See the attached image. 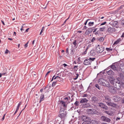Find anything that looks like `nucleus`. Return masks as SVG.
I'll use <instances>...</instances> for the list:
<instances>
[{
	"mask_svg": "<svg viewBox=\"0 0 124 124\" xmlns=\"http://www.w3.org/2000/svg\"><path fill=\"white\" fill-rule=\"evenodd\" d=\"M79 102L78 101H76V102L74 103V104L76 106H78V105Z\"/></svg>",
	"mask_w": 124,
	"mask_h": 124,
	"instance_id": "obj_42",
	"label": "nucleus"
},
{
	"mask_svg": "<svg viewBox=\"0 0 124 124\" xmlns=\"http://www.w3.org/2000/svg\"><path fill=\"white\" fill-rule=\"evenodd\" d=\"M60 104L61 105L60 111H63L64 110L65 108L67 107V104L63 101H61L60 102Z\"/></svg>",
	"mask_w": 124,
	"mask_h": 124,
	"instance_id": "obj_3",
	"label": "nucleus"
},
{
	"mask_svg": "<svg viewBox=\"0 0 124 124\" xmlns=\"http://www.w3.org/2000/svg\"><path fill=\"white\" fill-rule=\"evenodd\" d=\"M102 108L105 110H107L108 109V107L107 106L104 105Z\"/></svg>",
	"mask_w": 124,
	"mask_h": 124,
	"instance_id": "obj_35",
	"label": "nucleus"
},
{
	"mask_svg": "<svg viewBox=\"0 0 124 124\" xmlns=\"http://www.w3.org/2000/svg\"><path fill=\"white\" fill-rule=\"evenodd\" d=\"M121 24L123 26H124V21L123 20L121 22Z\"/></svg>",
	"mask_w": 124,
	"mask_h": 124,
	"instance_id": "obj_53",
	"label": "nucleus"
},
{
	"mask_svg": "<svg viewBox=\"0 0 124 124\" xmlns=\"http://www.w3.org/2000/svg\"><path fill=\"white\" fill-rule=\"evenodd\" d=\"M62 65L64 66V67L68 66V65L67 64L65 63L63 64Z\"/></svg>",
	"mask_w": 124,
	"mask_h": 124,
	"instance_id": "obj_54",
	"label": "nucleus"
},
{
	"mask_svg": "<svg viewBox=\"0 0 124 124\" xmlns=\"http://www.w3.org/2000/svg\"><path fill=\"white\" fill-rule=\"evenodd\" d=\"M29 29V28H27L25 30V32H28V30Z\"/></svg>",
	"mask_w": 124,
	"mask_h": 124,
	"instance_id": "obj_61",
	"label": "nucleus"
},
{
	"mask_svg": "<svg viewBox=\"0 0 124 124\" xmlns=\"http://www.w3.org/2000/svg\"><path fill=\"white\" fill-rule=\"evenodd\" d=\"M112 49H110V48H106V50L108 51H112Z\"/></svg>",
	"mask_w": 124,
	"mask_h": 124,
	"instance_id": "obj_43",
	"label": "nucleus"
},
{
	"mask_svg": "<svg viewBox=\"0 0 124 124\" xmlns=\"http://www.w3.org/2000/svg\"><path fill=\"white\" fill-rule=\"evenodd\" d=\"M81 118V119L84 121H88L89 120V118L86 116H82Z\"/></svg>",
	"mask_w": 124,
	"mask_h": 124,
	"instance_id": "obj_10",
	"label": "nucleus"
},
{
	"mask_svg": "<svg viewBox=\"0 0 124 124\" xmlns=\"http://www.w3.org/2000/svg\"><path fill=\"white\" fill-rule=\"evenodd\" d=\"M119 79L118 78L115 79L111 78H109L110 83L113 85L115 88L118 90H119L120 89V82Z\"/></svg>",
	"mask_w": 124,
	"mask_h": 124,
	"instance_id": "obj_1",
	"label": "nucleus"
},
{
	"mask_svg": "<svg viewBox=\"0 0 124 124\" xmlns=\"http://www.w3.org/2000/svg\"><path fill=\"white\" fill-rule=\"evenodd\" d=\"M96 40L95 38V37H93L91 41V42L92 43H93Z\"/></svg>",
	"mask_w": 124,
	"mask_h": 124,
	"instance_id": "obj_38",
	"label": "nucleus"
},
{
	"mask_svg": "<svg viewBox=\"0 0 124 124\" xmlns=\"http://www.w3.org/2000/svg\"><path fill=\"white\" fill-rule=\"evenodd\" d=\"M44 29L45 27H43L42 28V29L41 31V32H40V35H41L42 34V33L44 31Z\"/></svg>",
	"mask_w": 124,
	"mask_h": 124,
	"instance_id": "obj_37",
	"label": "nucleus"
},
{
	"mask_svg": "<svg viewBox=\"0 0 124 124\" xmlns=\"http://www.w3.org/2000/svg\"><path fill=\"white\" fill-rule=\"evenodd\" d=\"M5 115H6L5 114H4L3 115V117L2 119H1V120L2 121H3L4 120V119L5 118Z\"/></svg>",
	"mask_w": 124,
	"mask_h": 124,
	"instance_id": "obj_50",
	"label": "nucleus"
},
{
	"mask_svg": "<svg viewBox=\"0 0 124 124\" xmlns=\"http://www.w3.org/2000/svg\"><path fill=\"white\" fill-rule=\"evenodd\" d=\"M77 40H74L73 42V44L75 46L77 44V43H76Z\"/></svg>",
	"mask_w": 124,
	"mask_h": 124,
	"instance_id": "obj_39",
	"label": "nucleus"
},
{
	"mask_svg": "<svg viewBox=\"0 0 124 124\" xmlns=\"http://www.w3.org/2000/svg\"><path fill=\"white\" fill-rule=\"evenodd\" d=\"M106 27H103L102 28H100L99 30L100 31H104Z\"/></svg>",
	"mask_w": 124,
	"mask_h": 124,
	"instance_id": "obj_31",
	"label": "nucleus"
},
{
	"mask_svg": "<svg viewBox=\"0 0 124 124\" xmlns=\"http://www.w3.org/2000/svg\"><path fill=\"white\" fill-rule=\"evenodd\" d=\"M91 124H98V122L95 120H92L91 121Z\"/></svg>",
	"mask_w": 124,
	"mask_h": 124,
	"instance_id": "obj_29",
	"label": "nucleus"
},
{
	"mask_svg": "<svg viewBox=\"0 0 124 124\" xmlns=\"http://www.w3.org/2000/svg\"><path fill=\"white\" fill-rule=\"evenodd\" d=\"M115 29L114 28L110 27L108 28L107 31L109 33H111L114 32H115Z\"/></svg>",
	"mask_w": 124,
	"mask_h": 124,
	"instance_id": "obj_9",
	"label": "nucleus"
},
{
	"mask_svg": "<svg viewBox=\"0 0 124 124\" xmlns=\"http://www.w3.org/2000/svg\"><path fill=\"white\" fill-rule=\"evenodd\" d=\"M105 83H103V85L104 86H106L108 87H109L110 86V84L109 82L105 80V82H104Z\"/></svg>",
	"mask_w": 124,
	"mask_h": 124,
	"instance_id": "obj_13",
	"label": "nucleus"
},
{
	"mask_svg": "<svg viewBox=\"0 0 124 124\" xmlns=\"http://www.w3.org/2000/svg\"><path fill=\"white\" fill-rule=\"evenodd\" d=\"M8 52L9 51L7 49L5 52V53L6 54H7L8 53Z\"/></svg>",
	"mask_w": 124,
	"mask_h": 124,
	"instance_id": "obj_55",
	"label": "nucleus"
},
{
	"mask_svg": "<svg viewBox=\"0 0 124 124\" xmlns=\"http://www.w3.org/2000/svg\"><path fill=\"white\" fill-rule=\"evenodd\" d=\"M56 78H57L56 79H59L60 78V77L59 76H57Z\"/></svg>",
	"mask_w": 124,
	"mask_h": 124,
	"instance_id": "obj_62",
	"label": "nucleus"
},
{
	"mask_svg": "<svg viewBox=\"0 0 124 124\" xmlns=\"http://www.w3.org/2000/svg\"><path fill=\"white\" fill-rule=\"evenodd\" d=\"M95 59V58H90L89 59H86L83 62L84 65H88L91 64L92 61H93Z\"/></svg>",
	"mask_w": 124,
	"mask_h": 124,
	"instance_id": "obj_2",
	"label": "nucleus"
},
{
	"mask_svg": "<svg viewBox=\"0 0 124 124\" xmlns=\"http://www.w3.org/2000/svg\"><path fill=\"white\" fill-rule=\"evenodd\" d=\"M107 105L108 106H111L114 108H116L117 106V105L113 103L109 102H107Z\"/></svg>",
	"mask_w": 124,
	"mask_h": 124,
	"instance_id": "obj_11",
	"label": "nucleus"
},
{
	"mask_svg": "<svg viewBox=\"0 0 124 124\" xmlns=\"http://www.w3.org/2000/svg\"><path fill=\"white\" fill-rule=\"evenodd\" d=\"M119 97L118 96H115L114 97V100L115 101H118L119 100Z\"/></svg>",
	"mask_w": 124,
	"mask_h": 124,
	"instance_id": "obj_27",
	"label": "nucleus"
},
{
	"mask_svg": "<svg viewBox=\"0 0 124 124\" xmlns=\"http://www.w3.org/2000/svg\"><path fill=\"white\" fill-rule=\"evenodd\" d=\"M80 59H81V58L80 57H79L78 58V61L80 62Z\"/></svg>",
	"mask_w": 124,
	"mask_h": 124,
	"instance_id": "obj_59",
	"label": "nucleus"
},
{
	"mask_svg": "<svg viewBox=\"0 0 124 124\" xmlns=\"http://www.w3.org/2000/svg\"><path fill=\"white\" fill-rule=\"evenodd\" d=\"M105 102L107 104V102H108L111 101V99L109 97L106 96L105 97Z\"/></svg>",
	"mask_w": 124,
	"mask_h": 124,
	"instance_id": "obj_12",
	"label": "nucleus"
},
{
	"mask_svg": "<svg viewBox=\"0 0 124 124\" xmlns=\"http://www.w3.org/2000/svg\"><path fill=\"white\" fill-rule=\"evenodd\" d=\"M51 70H49V71L46 74V76L47 75L48 73H50L51 72Z\"/></svg>",
	"mask_w": 124,
	"mask_h": 124,
	"instance_id": "obj_58",
	"label": "nucleus"
},
{
	"mask_svg": "<svg viewBox=\"0 0 124 124\" xmlns=\"http://www.w3.org/2000/svg\"><path fill=\"white\" fill-rule=\"evenodd\" d=\"M101 119L103 121L109 122L110 121V119L104 116H103L101 117Z\"/></svg>",
	"mask_w": 124,
	"mask_h": 124,
	"instance_id": "obj_7",
	"label": "nucleus"
},
{
	"mask_svg": "<svg viewBox=\"0 0 124 124\" xmlns=\"http://www.w3.org/2000/svg\"><path fill=\"white\" fill-rule=\"evenodd\" d=\"M90 20V19H88L87 20H86V22H85V23H84V24L85 25H86V24H87V22L89 20Z\"/></svg>",
	"mask_w": 124,
	"mask_h": 124,
	"instance_id": "obj_47",
	"label": "nucleus"
},
{
	"mask_svg": "<svg viewBox=\"0 0 124 124\" xmlns=\"http://www.w3.org/2000/svg\"><path fill=\"white\" fill-rule=\"evenodd\" d=\"M105 112L107 114H108L110 116H112L113 114V112L111 111H105Z\"/></svg>",
	"mask_w": 124,
	"mask_h": 124,
	"instance_id": "obj_21",
	"label": "nucleus"
},
{
	"mask_svg": "<svg viewBox=\"0 0 124 124\" xmlns=\"http://www.w3.org/2000/svg\"><path fill=\"white\" fill-rule=\"evenodd\" d=\"M97 28H95L94 30V31H93V32H94L96 31H97Z\"/></svg>",
	"mask_w": 124,
	"mask_h": 124,
	"instance_id": "obj_63",
	"label": "nucleus"
},
{
	"mask_svg": "<svg viewBox=\"0 0 124 124\" xmlns=\"http://www.w3.org/2000/svg\"><path fill=\"white\" fill-rule=\"evenodd\" d=\"M29 41H28V42H27V43H26V44H25L24 46V47L25 48H26L28 46V44L29 43Z\"/></svg>",
	"mask_w": 124,
	"mask_h": 124,
	"instance_id": "obj_40",
	"label": "nucleus"
},
{
	"mask_svg": "<svg viewBox=\"0 0 124 124\" xmlns=\"http://www.w3.org/2000/svg\"><path fill=\"white\" fill-rule=\"evenodd\" d=\"M95 86L98 89H99V90H100V89L99 87V86L98 84H96Z\"/></svg>",
	"mask_w": 124,
	"mask_h": 124,
	"instance_id": "obj_48",
	"label": "nucleus"
},
{
	"mask_svg": "<svg viewBox=\"0 0 124 124\" xmlns=\"http://www.w3.org/2000/svg\"><path fill=\"white\" fill-rule=\"evenodd\" d=\"M114 87L112 86H110L108 87V90L111 93H116V90Z\"/></svg>",
	"mask_w": 124,
	"mask_h": 124,
	"instance_id": "obj_6",
	"label": "nucleus"
},
{
	"mask_svg": "<svg viewBox=\"0 0 124 124\" xmlns=\"http://www.w3.org/2000/svg\"><path fill=\"white\" fill-rule=\"evenodd\" d=\"M87 113L89 114H97V111L94 109H90L87 110Z\"/></svg>",
	"mask_w": 124,
	"mask_h": 124,
	"instance_id": "obj_5",
	"label": "nucleus"
},
{
	"mask_svg": "<svg viewBox=\"0 0 124 124\" xmlns=\"http://www.w3.org/2000/svg\"><path fill=\"white\" fill-rule=\"evenodd\" d=\"M70 99V98L69 97L68 98L67 97H66L63 99V101L65 102V103H67V104L69 102V99Z\"/></svg>",
	"mask_w": 124,
	"mask_h": 124,
	"instance_id": "obj_19",
	"label": "nucleus"
},
{
	"mask_svg": "<svg viewBox=\"0 0 124 124\" xmlns=\"http://www.w3.org/2000/svg\"><path fill=\"white\" fill-rule=\"evenodd\" d=\"M44 95L43 94H41L39 102L40 103L41 101L44 100Z\"/></svg>",
	"mask_w": 124,
	"mask_h": 124,
	"instance_id": "obj_25",
	"label": "nucleus"
},
{
	"mask_svg": "<svg viewBox=\"0 0 124 124\" xmlns=\"http://www.w3.org/2000/svg\"><path fill=\"white\" fill-rule=\"evenodd\" d=\"M106 23H107V22H104V23H101L100 24V26H101V25H105Z\"/></svg>",
	"mask_w": 124,
	"mask_h": 124,
	"instance_id": "obj_45",
	"label": "nucleus"
},
{
	"mask_svg": "<svg viewBox=\"0 0 124 124\" xmlns=\"http://www.w3.org/2000/svg\"><path fill=\"white\" fill-rule=\"evenodd\" d=\"M78 65L74 66V70H77L78 69Z\"/></svg>",
	"mask_w": 124,
	"mask_h": 124,
	"instance_id": "obj_36",
	"label": "nucleus"
},
{
	"mask_svg": "<svg viewBox=\"0 0 124 124\" xmlns=\"http://www.w3.org/2000/svg\"><path fill=\"white\" fill-rule=\"evenodd\" d=\"M99 106L101 107V108H102L103 106H104V104L103 103H99Z\"/></svg>",
	"mask_w": 124,
	"mask_h": 124,
	"instance_id": "obj_34",
	"label": "nucleus"
},
{
	"mask_svg": "<svg viewBox=\"0 0 124 124\" xmlns=\"http://www.w3.org/2000/svg\"><path fill=\"white\" fill-rule=\"evenodd\" d=\"M96 50L98 53H101L104 50L103 47L101 45H98L96 47Z\"/></svg>",
	"mask_w": 124,
	"mask_h": 124,
	"instance_id": "obj_4",
	"label": "nucleus"
},
{
	"mask_svg": "<svg viewBox=\"0 0 124 124\" xmlns=\"http://www.w3.org/2000/svg\"><path fill=\"white\" fill-rule=\"evenodd\" d=\"M104 40V38L103 37H100L98 39V40L101 42H102Z\"/></svg>",
	"mask_w": 124,
	"mask_h": 124,
	"instance_id": "obj_26",
	"label": "nucleus"
},
{
	"mask_svg": "<svg viewBox=\"0 0 124 124\" xmlns=\"http://www.w3.org/2000/svg\"><path fill=\"white\" fill-rule=\"evenodd\" d=\"M60 123H59V124H63V122L61 121H60Z\"/></svg>",
	"mask_w": 124,
	"mask_h": 124,
	"instance_id": "obj_60",
	"label": "nucleus"
},
{
	"mask_svg": "<svg viewBox=\"0 0 124 124\" xmlns=\"http://www.w3.org/2000/svg\"><path fill=\"white\" fill-rule=\"evenodd\" d=\"M66 115V113L64 110L63 111H60L59 117L61 118H64L65 117Z\"/></svg>",
	"mask_w": 124,
	"mask_h": 124,
	"instance_id": "obj_8",
	"label": "nucleus"
},
{
	"mask_svg": "<svg viewBox=\"0 0 124 124\" xmlns=\"http://www.w3.org/2000/svg\"><path fill=\"white\" fill-rule=\"evenodd\" d=\"M121 40V39L120 38L118 39L113 44V46H114L118 44Z\"/></svg>",
	"mask_w": 124,
	"mask_h": 124,
	"instance_id": "obj_18",
	"label": "nucleus"
},
{
	"mask_svg": "<svg viewBox=\"0 0 124 124\" xmlns=\"http://www.w3.org/2000/svg\"><path fill=\"white\" fill-rule=\"evenodd\" d=\"M6 74H7L6 73H2V75H6Z\"/></svg>",
	"mask_w": 124,
	"mask_h": 124,
	"instance_id": "obj_64",
	"label": "nucleus"
},
{
	"mask_svg": "<svg viewBox=\"0 0 124 124\" xmlns=\"http://www.w3.org/2000/svg\"><path fill=\"white\" fill-rule=\"evenodd\" d=\"M104 82H105V80L102 78H101L98 80L99 83L102 85L103 83H105Z\"/></svg>",
	"mask_w": 124,
	"mask_h": 124,
	"instance_id": "obj_15",
	"label": "nucleus"
},
{
	"mask_svg": "<svg viewBox=\"0 0 124 124\" xmlns=\"http://www.w3.org/2000/svg\"><path fill=\"white\" fill-rule=\"evenodd\" d=\"M56 82H53L52 85V86H54L56 84Z\"/></svg>",
	"mask_w": 124,
	"mask_h": 124,
	"instance_id": "obj_44",
	"label": "nucleus"
},
{
	"mask_svg": "<svg viewBox=\"0 0 124 124\" xmlns=\"http://www.w3.org/2000/svg\"><path fill=\"white\" fill-rule=\"evenodd\" d=\"M119 76L122 79L124 80V74L121 73H120Z\"/></svg>",
	"mask_w": 124,
	"mask_h": 124,
	"instance_id": "obj_23",
	"label": "nucleus"
},
{
	"mask_svg": "<svg viewBox=\"0 0 124 124\" xmlns=\"http://www.w3.org/2000/svg\"><path fill=\"white\" fill-rule=\"evenodd\" d=\"M78 76L79 75L77 72L75 73L74 74L73 79L75 80L77 79L78 78Z\"/></svg>",
	"mask_w": 124,
	"mask_h": 124,
	"instance_id": "obj_17",
	"label": "nucleus"
},
{
	"mask_svg": "<svg viewBox=\"0 0 124 124\" xmlns=\"http://www.w3.org/2000/svg\"><path fill=\"white\" fill-rule=\"evenodd\" d=\"M87 49H86L84 51V52L83 53V54H86L87 53Z\"/></svg>",
	"mask_w": 124,
	"mask_h": 124,
	"instance_id": "obj_49",
	"label": "nucleus"
},
{
	"mask_svg": "<svg viewBox=\"0 0 124 124\" xmlns=\"http://www.w3.org/2000/svg\"><path fill=\"white\" fill-rule=\"evenodd\" d=\"M81 105L83 108H84L88 107L89 105L88 103H85L82 104Z\"/></svg>",
	"mask_w": 124,
	"mask_h": 124,
	"instance_id": "obj_24",
	"label": "nucleus"
},
{
	"mask_svg": "<svg viewBox=\"0 0 124 124\" xmlns=\"http://www.w3.org/2000/svg\"><path fill=\"white\" fill-rule=\"evenodd\" d=\"M88 26H92L94 24V23L93 22H89L88 24Z\"/></svg>",
	"mask_w": 124,
	"mask_h": 124,
	"instance_id": "obj_30",
	"label": "nucleus"
},
{
	"mask_svg": "<svg viewBox=\"0 0 124 124\" xmlns=\"http://www.w3.org/2000/svg\"><path fill=\"white\" fill-rule=\"evenodd\" d=\"M107 74L109 75H111L113 74L114 72L113 71L111 70H109L107 71Z\"/></svg>",
	"mask_w": 124,
	"mask_h": 124,
	"instance_id": "obj_22",
	"label": "nucleus"
},
{
	"mask_svg": "<svg viewBox=\"0 0 124 124\" xmlns=\"http://www.w3.org/2000/svg\"><path fill=\"white\" fill-rule=\"evenodd\" d=\"M120 88L124 87V83L122 82H120Z\"/></svg>",
	"mask_w": 124,
	"mask_h": 124,
	"instance_id": "obj_32",
	"label": "nucleus"
},
{
	"mask_svg": "<svg viewBox=\"0 0 124 124\" xmlns=\"http://www.w3.org/2000/svg\"><path fill=\"white\" fill-rule=\"evenodd\" d=\"M118 24V23L117 21H114L113 22V25L114 26H115L117 25Z\"/></svg>",
	"mask_w": 124,
	"mask_h": 124,
	"instance_id": "obj_33",
	"label": "nucleus"
},
{
	"mask_svg": "<svg viewBox=\"0 0 124 124\" xmlns=\"http://www.w3.org/2000/svg\"><path fill=\"white\" fill-rule=\"evenodd\" d=\"M90 54L92 56H94L96 54V51L94 50H92L90 52Z\"/></svg>",
	"mask_w": 124,
	"mask_h": 124,
	"instance_id": "obj_20",
	"label": "nucleus"
},
{
	"mask_svg": "<svg viewBox=\"0 0 124 124\" xmlns=\"http://www.w3.org/2000/svg\"><path fill=\"white\" fill-rule=\"evenodd\" d=\"M70 53L72 54H74V53L75 50L74 49H71Z\"/></svg>",
	"mask_w": 124,
	"mask_h": 124,
	"instance_id": "obj_41",
	"label": "nucleus"
},
{
	"mask_svg": "<svg viewBox=\"0 0 124 124\" xmlns=\"http://www.w3.org/2000/svg\"><path fill=\"white\" fill-rule=\"evenodd\" d=\"M92 102L94 103H96L97 102L98 99L97 98L93 97L92 98Z\"/></svg>",
	"mask_w": 124,
	"mask_h": 124,
	"instance_id": "obj_16",
	"label": "nucleus"
},
{
	"mask_svg": "<svg viewBox=\"0 0 124 124\" xmlns=\"http://www.w3.org/2000/svg\"><path fill=\"white\" fill-rule=\"evenodd\" d=\"M91 44H89L88 45L86 48L87 49H88L90 47H91Z\"/></svg>",
	"mask_w": 124,
	"mask_h": 124,
	"instance_id": "obj_51",
	"label": "nucleus"
},
{
	"mask_svg": "<svg viewBox=\"0 0 124 124\" xmlns=\"http://www.w3.org/2000/svg\"><path fill=\"white\" fill-rule=\"evenodd\" d=\"M87 121H84L82 123V124H88Z\"/></svg>",
	"mask_w": 124,
	"mask_h": 124,
	"instance_id": "obj_52",
	"label": "nucleus"
},
{
	"mask_svg": "<svg viewBox=\"0 0 124 124\" xmlns=\"http://www.w3.org/2000/svg\"><path fill=\"white\" fill-rule=\"evenodd\" d=\"M111 68L114 70H117V68L115 66V65H112L110 66Z\"/></svg>",
	"mask_w": 124,
	"mask_h": 124,
	"instance_id": "obj_28",
	"label": "nucleus"
},
{
	"mask_svg": "<svg viewBox=\"0 0 124 124\" xmlns=\"http://www.w3.org/2000/svg\"><path fill=\"white\" fill-rule=\"evenodd\" d=\"M88 101V100L85 98H82L80 101L81 103H87Z\"/></svg>",
	"mask_w": 124,
	"mask_h": 124,
	"instance_id": "obj_14",
	"label": "nucleus"
},
{
	"mask_svg": "<svg viewBox=\"0 0 124 124\" xmlns=\"http://www.w3.org/2000/svg\"><path fill=\"white\" fill-rule=\"evenodd\" d=\"M88 96L87 94H84L83 95V97H87Z\"/></svg>",
	"mask_w": 124,
	"mask_h": 124,
	"instance_id": "obj_57",
	"label": "nucleus"
},
{
	"mask_svg": "<svg viewBox=\"0 0 124 124\" xmlns=\"http://www.w3.org/2000/svg\"><path fill=\"white\" fill-rule=\"evenodd\" d=\"M120 11L121 12H124V8H122V10L121 9V7L120 8Z\"/></svg>",
	"mask_w": 124,
	"mask_h": 124,
	"instance_id": "obj_46",
	"label": "nucleus"
},
{
	"mask_svg": "<svg viewBox=\"0 0 124 124\" xmlns=\"http://www.w3.org/2000/svg\"><path fill=\"white\" fill-rule=\"evenodd\" d=\"M22 103H23V102H21V101L20 102H19V103L18 104V105L20 106L22 104Z\"/></svg>",
	"mask_w": 124,
	"mask_h": 124,
	"instance_id": "obj_56",
	"label": "nucleus"
}]
</instances>
